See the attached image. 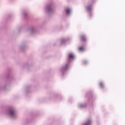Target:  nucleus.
I'll return each instance as SVG.
<instances>
[{
	"instance_id": "obj_2",
	"label": "nucleus",
	"mask_w": 125,
	"mask_h": 125,
	"mask_svg": "<svg viewBox=\"0 0 125 125\" xmlns=\"http://www.w3.org/2000/svg\"><path fill=\"white\" fill-rule=\"evenodd\" d=\"M9 115L11 117H14L15 116V111L14 110H11L9 113Z\"/></svg>"
},
{
	"instance_id": "obj_3",
	"label": "nucleus",
	"mask_w": 125,
	"mask_h": 125,
	"mask_svg": "<svg viewBox=\"0 0 125 125\" xmlns=\"http://www.w3.org/2000/svg\"><path fill=\"white\" fill-rule=\"evenodd\" d=\"M74 54L70 53L69 54V59H74Z\"/></svg>"
},
{
	"instance_id": "obj_4",
	"label": "nucleus",
	"mask_w": 125,
	"mask_h": 125,
	"mask_svg": "<svg viewBox=\"0 0 125 125\" xmlns=\"http://www.w3.org/2000/svg\"><path fill=\"white\" fill-rule=\"evenodd\" d=\"M79 49L80 51H84L85 48H84V47L81 46L79 48Z\"/></svg>"
},
{
	"instance_id": "obj_8",
	"label": "nucleus",
	"mask_w": 125,
	"mask_h": 125,
	"mask_svg": "<svg viewBox=\"0 0 125 125\" xmlns=\"http://www.w3.org/2000/svg\"><path fill=\"white\" fill-rule=\"evenodd\" d=\"M67 68H68L67 66L66 65L64 67H63V68H62V70H67Z\"/></svg>"
},
{
	"instance_id": "obj_1",
	"label": "nucleus",
	"mask_w": 125,
	"mask_h": 125,
	"mask_svg": "<svg viewBox=\"0 0 125 125\" xmlns=\"http://www.w3.org/2000/svg\"><path fill=\"white\" fill-rule=\"evenodd\" d=\"M80 40L81 42H85L86 41V37H85V35H82L80 37Z\"/></svg>"
},
{
	"instance_id": "obj_5",
	"label": "nucleus",
	"mask_w": 125,
	"mask_h": 125,
	"mask_svg": "<svg viewBox=\"0 0 125 125\" xmlns=\"http://www.w3.org/2000/svg\"><path fill=\"white\" fill-rule=\"evenodd\" d=\"M70 12H71V10L70 9H66L65 10V12L67 14H69V13H70Z\"/></svg>"
},
{
	"instance_id": "obj_6",
	"label": "nucleus",
	"mask_w": 125,
	"mask_h": 125,
	"mask_svg": "<svg viewBox=\"0 0 125 125\" xmlns=\"http://www.w3.org/2000/svg\"><path fill=\"white\" fill-rule=\"evenodd\" d=\"M87 10H91V6H88L87 7Z\"/></svg>"
},
{
	"instance_id": "obj_7",
	"label": "nucleus",
	"mask_w": 125,
	"mask_h": 125,
	"mask_svg": "<svg viewBox=\"0 0 125 125\" xmlns=\"http://www.w3.org/2000/svg\"><path fill=\"white\" fill-rule=\"evenodd\" d=\"M100 85L101 87H104V85L103 84V83H100Z\"/></svg>"
}]
</instances>
